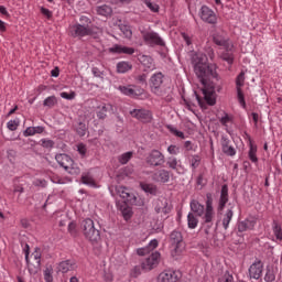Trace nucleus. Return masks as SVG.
Instances as JSON below:
<instances>
[{"label": "nucleus", "instance_id": "9", "mask_svg": "<svg viewBox=\"0 0 282 282\" xmlns=\"http://www.w3.org/2000/svg\"><path fill=\"white\" fill-rule=\"evenodd\" d=\"M69 34L73 39H83L85 36H91L94 34V30L91 28L83 26L76 22L69 26Z\"/></svg>", "mask_w": 282, "mask_h": 282}, {"label": "nucleus", "instance_id": "5", "mask_svg": "<svg viewBox=\"0 0 282 282\" xmlns=\"http://www.w3.org/2000/svg\"><path fill=\"white\" fill-rule=\"evenodd\" d=\"M160 261H162V253L160 251H153L149 257L141 260L142 271L151 272L155 270L160 265Z\"/></svg>", "mask_w": 282, "mask_h": 282}, {"label": "nucleus", "instance_id": "15", "mask_svg": "<svg viewBox=\"0 0 282 282\" xmlns=\"http://www.w3.org/2000/svg\"><path fill=\"white\" fill-rule=\"evenodd\" d=\"M248 272L249 279H254L256 281H259L263 274V261L257 258L249 267Z\"/></svg>", "mask_w": 282, "mask_h": 282}, {"label": "nucleus", "instance_id": "11", "mask_svg": "<svg viewBox=\"0 0 282 282\" xmlns=\"http://www.w3.org/2000/svg\"><path fill=\"white\" fill-rule=\"evenodd\" d=\"M170 241H171L172 246H174L172 256L177 257L178 254H182V243L184 241V236H182V231L173 230L170 234Z\"/></svg>", "mask_w": 282, "mask_h": 282}, {"label": "nucleus", "instance_id": "47", "mask_svg": "<svg viewBox=\"0 0 282 282\" xmlns=\"http://www.w3.org/2000/svg\"><path fill=\"white\" fill-rule=\"evenodd\" d=\"M76 133L79 135V138H84V135L87 133V124L79 121L76 127Z\"/></svg>", "mask_w": 282, "mask_h": 282}, {"label": "nucleus", "instance_id": "57", "mask_svg": "<svg viewBox=\"0 0 282 282\" xmlns=\"http://www.w3.org/2000/svg\"><path fill=\"white\" fill-rule=\"evenodd\" d=\"M93 72V76H95V78H101V80L105 78V73L102 70H100L99 67H93L91 68Z\"/></svg>", "mask_w": 282, "mask_h": 282}, {"label": "nucleus", "instance_id": "21", "mask_svg": "<svg viewBox=\"0 0 282 282\" xmlns=\"http://www.w3.org/2000/svg\"><path fill=\"white\" fill-rule=\"evenodd\" d=\"M109 52L110 54H127L128 56H132V54H135V48L115 44L109 48Z\"/></svg>", "mask_w": 282, "mask_h": 282}, {"label": "nucleus", "instance_id": "6", "mask_svg": "<svg viewBox=\"0 0 282 282\" xmlns=\"http://www.w3.org/2000/svg\"><path fill=\"white\" fill-rule=\"evenodd\" d=\"M166 158L164 156V153L156 149L151 150L145 156V164H148V166H151L152 169H155L158 166H164Z\"/></svg>", "mask_w": 282, "mask_h": 282}, {"label": "nucleus", "instance_id": "25", "mask_svg": "<svg viewBox=\"0 0 282 282\" xmlns=\"http://www.w3.org/2000/svg\"><path fill=\"white\" fill-rule=\"evenodd\" d=\"M232 217H235V206H230L229 208H227L223 215L224 230H228V228H230V223L232 221Z\"/></svg>", "mask_w": 282, "mask_h": 282}, {"label": "nucleus", "instance_id": "22", "mask_svg": "<svg viewBox=\"0 0 282 282\" xmlns=\"http://www.w3.org/2000/svg\"><path fill=\"white\" fill-rule=\"evenodd\" d=\"M55 160L57 164H59V166H62V169H64L65 171L69 169V166H72L74 162V159L65 153L56 154Z\"/></svg>", "mask_w": 282, "mask_h": 282}, {"label": "nucleus", "instance_id": "50", "mask_svg": "<svg viewBox=\"0 0 282 282\" xmlns=\"http://www.w3.org/2000/svg\"><path fill=\"white\" fill-rule=\"evenodd\" d=\"M41 147H43V149H54V140L52 139H41Z\"/></svg>", "mask_w": 282, "mask_h": 282}, {"label": "nucleus", "instance_id": "13", "mask_svg": "<svg viewBox=\"0 0 282 282\" xmlns=\"http://www.w3.org/2000/svg\"><path fill=\"white\" fill-rule=\"evenodd\" d=\"M213 42L215 45H218V47H224V50H234L235 44L230 42V37L224 32H216L213 35Z\"/></svg>", "mask_w": 282, "mask_h": 282}, {"label": "nucleus", "instance_id": "8", "mask_svg": "<svg viewBox=\"0 0 282 282\" xmlns=\"http://www.w3.org/2000/svg\"><path fill=\"white\" fill-rule=\"evenodd\" d=\"M198 17H200L204 23H208L209 25H217V13H215V11L206 4L200 7Z\"/></svg>", "mask_w": 282, "mask_h": 282}, {"label": "nucleus", "instance_id": "16", "mask_svg": "<svg viewBox=\"0 0 282 282\" xmlns=\"http://www.w3.org/2000/svg\"><path fill=\"white\" fill-rule=\"evenodd\" d=\"M116 193L123 199V202H120V204H133L135 202V195L133 193L129 192V188L124 186H116Z\"/></svg>", "mask_w": 282, "mask_h": 282}, {"label": "nucleus", "instance_id": "55", "mask_svg": "<svg viewBox=\"0 0 282 282\" xmlns=\"http://www.w3.org/2000/svg\"><path fill=\"white\" fill-rule=\"evenodd\" d=\"M147 8H149V10H151V12H160V6H158L156 3H153L149 0L144 1Z\"/></svg>", "mask_w": 282, "mask_h": 282}, {"label": "nucleus", "instance_id": "28", "mask_svg": "<svg viewBox=\"0 0 282 282\" xmlns=\"http://www.w3.org/2000/svg\"><path fill=\"white\" fill-rule=\"evenodd\" d=\"M116 206H117L118 210L121 212L123 219L126 221H129V219H131V217L133 216V212L131 210V207H128L127 203L124 204V203H120V202H117Z\"/></svg>", "mask_w": 282, "mask_h": 282}, {"label": "nucleus", "instance_id": "39", "mask_svg": "<svg viewBox=\"0 0 282 282\" xmlns=\"http://www.w3.org/2000/svg\"><path fill=\"white\" fill-rule=\"evenodd\" d=\"M248 158L253 164H257L259 162V158H257V145L253 143L249 144V152H248Z\"/></svg>", "mask_w": 282, "mask_h": 282}, {"label": "nucleus", "instance_id": "29", "mask_svg": "<svg viewBox=\"0 0 282 282\" xmlns=\"http://www.w3.org/2000/svg\"><path fill=\"white\" fill-rule=\"evenodd\" d=\"M279 272V269L274 265H267L265 268V274H264V281L265 282H278L276 281V274Z\"/></svg>", "mask_w": 282, "mask_h": 282}, {"label": "nucleus", "instance_id": "10", "mask_svg": "<svg viewBox=\"0 0 282 282\" xmlns=\"http://www.w3.org/2000/svg\"><path fill=\"white\" fill-rule=\"evenodd\" d=\"M118 91H120L123 96H128L129 98H140L143 96L144 88L135 85H127V86H118Z\"/></svg>", "mask_w": 282, "mask_h": 282}, {"label": "nucleus", "instance_id": "23", "mask_svg": "<svg viewBox=\"0 0 282 282\" xmlns=\"http://www.w3.org/2000/svg\"><path fill=\"white\" fill-rule=\"evenodd\" d=\"M158 246H159L158 239H153L145 247L138 248L137 254L139 257H145V254H151V253H153V250H155V248H158Z\"/></svg>", "mask_w": 282, "mask_h": 282}, {"label": "nucleus", "instance_id": "27", "mask_svg": "<svg viewBox=\"0 0 282 282\" xmlns=\"http://www.w3.org/2000/svg\"><path fill=\"white\" fill-rule=\"evenodd\" d=\"M97 109V118L99 120H105V118H107V113L113 109V106L111 104H100Z\"/></svg>", "mask_w": 282, "mask_h": 282}, {"label": "nucleus", "instance_id": "49", "mask_svg": "<svg viewBox=\"0 0 282 282\" xmlns=\"http://www.w3.org/2000/svg\"><path fill=\"white\" fill-rule=\"evenodd\" d=\"M142 272L144 271L142 270V262H140V264L134 265L133 269L131 270V276H133V279H138V276L142 274Z\"/></svg>", "mask_w": 282, "mask_h": 282}, {"label": "nucleus", "instance_id": "35", "mask_svg": "<svg viewBox=\"0 0 282 282\" xmlns=\"http://www.w3.org/2000/svg\"><path fill=\"white\" fill-rule=\"evenodd\" d=\"M96 12L97 14H99V17H111V14L113 13V9H111V7H109L108 4H102L96 7Z\"/></svg>", "mask_w": 282, "mask_h": 282}, {"label": "nucleus", "instance_id": "17", "mask_svg": "<svg viewBox=\"0 0 282 282\" xmlns=\"http://www.w3.org/2000/svg\"><path fill=\"white\" fill-rule=\"evenodd\" d=\"M152 180L153 182H158L160 184H169V182H171V171L166 169L156 170L152 174Z\"/></svg>", "mask_w": 282, "mask_h": 282}, {"label": "nucleus", "instance_id": "62", "mask_svg": "<svg viewBox=\"0 0 282 282\" xmlns=\"http://www.w3.org/2000/svg\"><path fill=\"white\" fill-rule=\"evenodd\" d=\"M24 138H30V135H36L34 132V127H28L23 132Z\"/></svg>", "mask_w": 282, "mask_h": 282}, {"label": "nucleus", "instance_id": "53", "mask_svg": "<svg viewBox=\"0 0 282 282\" xmlns=\"http://www.w3.org/2000/svg\"><path fill=\"white\" fill-rule=\"evenodd\" d=\"M77 152L80 158H87V145L85 143L77 144Z\"/></svg>", "mask_w": 282, "mask_h": 282}, {"label": "nucleus", "instance_id": "31", "mask_svg": "<svg viewBox=\"0 0 282 282\" xmlns=\"http://www.w3.org/2000/svg\"><path fill=\"white\" fill-rule=\"evenodd\" d=\"M74 265H76V263L73 260L62 261L58 264V272H62V274H67V272L74 270Z\"/></svg>", "mask_w": 282, "mask_h": 282}, {"label": "nucleus", "instance_id": "58", "mask_svg": "<svg viewBox=\"0 0 282 282\" xmlns=\"http://www.w3.org/2000/svg\"><path fill=\"white\" fill-rule=\"evenodd\" d=\"M167 153H170V155H180V147H177L175 144H171L167 148Z\"/></svg>", "mask_w": 282, "mask_h": 282}, {"label": "nucleus", "instance_id": "37", "mask_svg": "<svg viewBox=\"0 0 282 282\" xmlns=\"http://www.w3.org/2000/svg\"><path fill=\"white\" fill-rule=\"evenodd\" d=\"M188 162L191 169L193 171H196L197 169H199V164H202V156L199 154H192L189 155Z\"/></svg>", "mask_w": 282, "mask_h": 282}, {"label": "nucleus", "instance_id": "4", "mask_svg": "<svg viewBox=\"0 0 282 282\" xmlns=\"http://www.w3.org/2000/svg\"><path fill=\"white\" fill-rule=\"evenodd\" d=\"M82 232L90 243H96L97 241H100V230L96 228V224H94V219L86 218L80 224Z\"/></svg>", "mask_w": 282, "mask_h": 282}, {"label": "nucleus", "instance_id": "32", "mask_svg": "<svg viewBox=\"0 0 282 282\" xmlns=\"http://www.w3.org/2000/svg\"><path fill=\"white\" fill-rule=\"evenodd\" d=\"M133 69V64L131 62L121 61L117 63V74H127Z\"/></svg>", "mask_w": 282, "mask_h": 282}, {"label": "nucleus", "instance_id": "33", "mask_svg": "<svg viewBox=\"0 0 282 282\" xmlns=\"http://www.w3.org/2000/svg\"><path fill=\"white\" fill-rule=\"evenodd\" d=\"M140 63L145 67L147 69H155V64L153 63V59L149 55H141L139 57Z\"/></svg>", "mask_w": 282, "mask_h": 282}, {"label": "nucleus", "instance_id": "44", "mask_svg": "<svg viewBox=\"0 0 282 282\" xmlns=\"http://www.w3.org/2000/svg\"><path fill=\"white\" fill-rule=\"evenodd\" d=\"M82 184H85L86 186H96V181H94V177L89 175V173L82 175Z\"/></svg>", "mask_w": 282, "mask_h": 282}, {"label": "nucleus", "instance_id": "43", "mask_svg": "<svg viewBox=\"0 0 282 282\" xmlns=\"http://www.w3.org/2000/svg\"><path fill=\"white\" fill-rule=\"evenodd\" d=\"M166 166L167 169H171V171H177V166H180V161H177V158L170 156L166 160Z\"/></svg>", "mask_w": 282, "mask_h": 282}, {"label": "nucleus", "instance_id": "46", "mask_svg": "<svg viewBox=\"0 0 282 282\" xmlns=\"http://www.w3.org/2000/svg\"><path fill=\"white\" fill-rule=\"evenodd\" d=\"M131 158H133V152H124L123 154L118 156V162L119 164H127L131 160Z\"/></svg>", "mask_w": 282, "mask_h": 282}, {"label": "nucleus", "instance_id": "52", "mask_svg": "<svg viewBox=\"0 0 282 282\" xmlns=\"http://www.w3.org/2000/svg\"><path fill=\"white\" fill-rule=\"evenodd\" d=\"M78 25H83L84 28H91V19L86 15H80Z\"/></svg>", "mask_w": 282, "mask_h": 282}, {"label": "nucleus", "instance_id": "24", "mask_svg": "<svg viewBox=\"0 0 282 282\" xmlns=\"http://www.w3.org/2000/svg\"><path fill=\"white\" fill-rule=\"evenodd\" d=\"M154 210L158 215H160V213L169 215V213H171V206H169V202L165 199H156L154 203Z\"/></svg>", "mask_w": 282, "mask_h": 282}, {"label": "nucleus", "instance_id": "54", "mask_svg": "<svg viewBox=\"0 0 282 282\" xmlns=\"http://www.w3.org/2000/svg\"><path fill=\"white\" fill-rule=\"evenodd\" d=\"M219 122L220 124H223V127H228V122H232V117H230V115L225 112L224 117L219 119Z\"/></svg>", "mask_w": 282, "mask_h": 282}, {"label": "nucleus", "instance_id": "2", "mask_svg": "<svg viewBox=\"0 0 282 282\" xmlns=\"http://www.w3.org/2000/svg\"><path fill=\"white\" fill-rule=\"evenodd\" d=\"M189 208L193 215L200 217L202 226L205 228V234L210 235L213 226H215V207L213 206V193L206 194L205 206L197 199H192Z\"/></svg>", "mask_w": 282, "mask_h": 282}, {"label": "nucleus", "instance_id": "40", "mask_svg": "<svg viewBox=\"0 0 282 282\" xmlns=\"http://www.w3.org/2000/svg\"><path fill=\"white\" fill-rule=\"evenodd\" d=\"M58 105V99L56 96H50L44 99L43 107H47L48 109H53V107H56Z\"/></svg>", "mask_w": 282, "mask_h": 282}, {"label": "nucleus", "instance_id": "12", "mask_svg": "<svg viewBox=\"0 0 282 282\" xmlns=\"http://www.w3.org/2000/svg\"><path fill=\"white\" fill-rule=\"evenodd\" d=\"M130 116L139 120V122L149 123L153 120V112L149 109L138 108L130 110Z\"/></svg>", "mask_w": 282, "mask_h": 282}, {"label": "nucleus", "instance_id": "60", "mask_svg": "<svg viewBox=\"0 0 282 282\" xmlns=\"http://www.w3.org/2000/svg\"><path fill=\"white\" fill-rule=\"evenodd\" d=\"M61 98H64V100H74L76 98V93L70 91L69 94L66 91L61 93Z\"/></svg>", "mask_w": 282, "mask_h": 282}, {"label": "nucleus", "instance_id": "38", "mask_svg": "<svg viewBox=\"0 0 282 282\" xmlns=\"http://www.w3.org/2000/svg\"><path fill=\"white\" fill-rule=\"evenodd\" d=\"M272 230L275 239H278V241H282V227L276 220L272 221Z\"/></svg>", "mask_w": 282, "mask_h": 282}, {"label": "nucleus", "instance_id": "19", "mask_svg": "<svg viewBox=\"0 0 282 282\" xmlns=\"http://www.w3.org/2000/svg\"><path fill=\"white\" fill-rule=\"evenodd\" d=\"M230 196L228 195V185L224 184L220 189V196L217 205V213H224V208L228 204Z\"/></svg>", "mask_w": 282, "mask_h": 282}, {"label": "nucleus", "instance_id": "64", "mask_svg": "<svg viewBox=\"0 0 282 282\" xmlns=\"http://www.w3.org/2000/svg\"><path fill=\"white\" fill-rule=\"evenodd\" d=\"M44 280H45L46 282H52V281H54V279H53V276H52V273H50L48 270H45V271H44Z\"/></svg>", "mask_w": 282, "mask_h": 282}, {"label": "nucleus", "instance_id": "61", "mask_svg": "<svg viewBox=\"0 0 282 282\" xmlns=\"http://www.w3.org/2000/svg\"><path fill=\"white\" fill-rule=\"evenodd\" d=\"M68 232L72 235V237H76V235H78V231L76 230V223L68 224Z\"/></svg>", "mask_w": 282, "mask_h": 282}, {"label": "nucleus", "instance_id": "26", "mask_svg": "<svg viewBox=\"0 0 282 282\" xmlns=\"http://www.w3.org/2000/svg\"><path fill=\"white\" fill-rule=\"evenodd\" d=\"M254 226H257V220L246 218L245 220L238 223L237 230L238 232H246L248 230H254Z\"/></svg>", "mask_w": 282, "mask_h": 282}, {"label": "nucleus", "instance_id": "56", "mask_svg": "<svg viewBox=\"0 0 282 282\" xmlns=\"http://www.w3.org/2000/svg\"><path fill=\"white\" fill-rule=\"evenodd\" d=\"M7 129H9V131H17V129H19V121L10 120L7 122Z\"/></svg>", "mask_w": 282, "mask_h": 282}, {"label": "nucleus", "instance_id": "51", "mask_svg": "<svg viewBox=\"0 0 282 282\" xmlns=\"http://www.w3.org/2000/svg\"><path fill=\"white\" fill-rule=\"evenodd\" d=\"M235 278L230 274L229 271H226L220 278H218V282H234Z\"/></svg>", "mask_w": 282, "mask_h": 282}, {"label": "nucleus", "instance_id": "42", "mask_svg": "<svg viewBox=\"0 0 282 282\" xmlns=\"http://www.w3.org/2000/svg\"><path fill=\"white\" fill-rule=\"evenodd\" d=\"M166 129L167 131H170V133H172V135H175L176 138H181V140H184L186 138L184 132L177 130V128H175V126L173 124H167Z\"/></svg>", "mask_w": 282, "mask_h": 282}, {"label": "nucleus", "instance_id": "48", "mask_svg": "<svg viewBox=\"0 0 282 282\" xmlns=\"http://www.w3.org/2000/svg\"><path fill=\"white\" fill-rule=\"evenodd\" d=\"M66 173H69V175H80V167L73 161V164L66 170Z\"/></svg>", "mask_w": 282, "mask_h": 282}, {"label": "nucleus", "instance_id": "1", "mask_svg": "<svg viewBox=\"0 0 282 282\" xmlns=\"http://www.w3.org/2000/svg\"><path fill=\"white\" fill-rule=\"evenodd\" d=\"M191 61L194 67V73L203 85L202 91L205 102L209 105V107H215V105H217V95L215 91H218L219 94V91L224 89L221 84L215 85V83L210 82L213 78L219 80L217 65L208 64V56L203 53H194Z\"/></svg>", "mask_w": 282, "mask_h": 282}, {"label": "nucleus", "instance_id": "20", "mask_svg": "<svg viewBox=\"0 0 282 282\" xmlns=\"http://www.w3.org/2000/svg\"><path fill=\"white\" fill-rule=\"evenodd\" d=\"M180 272L174 270H165L159 274V281L161 282H177L180 281Z\"/></svg>", "mask_w": 282, "mask_h": 282}, {"label": "nucleus", "instance_id": "18", "mask_svg": "<svg viewBox=\"0 0 282 282\" xmlns=\"http://www.w3.org/2000/svg\"><path fill=\"white\" fill-rule=\"evenodd\" d=\"M220 144L221 151L225 155H228L229 158H235V155H237V150L235 147L230 145V139L228 135H221Z\"/></svg>", "mask_w": 282, "mask_h": 282}, {"label": "nucleus", "instance_id": "30", "mask_svg": "<svg viewBox=\"0 0 282 282\" xmlns=\"http://www.w3.org/2000/svg\"><path fill=\"white\" fill-rule=\"evenodd\" d=\"M140 188L143 191V193H147V195H158V185L153 183H140Z\"/></svg>", "mask_w": 282, "mask_h": 282}, {"label": "nucleus", "instance_id": "63", "mask_svg": "<svg viewBox=\"0 0 282 282\" xmlns=\"http://www.w3.org/2000/svg\"><path fill=\"white\" fill-rule=\"evenodd\" d=\"M182 39L185 41L186 45H193V40L187 33H181Z\"/></svg>", "mask_w": 282, "mask_h": 282}, {"label": "nucleus", "instance_id": "41", "mask_svg": "<svg viewBox=\"0 0 282 282\" xmlns=\"http://www.w3.org/2000/svg\"><path fill=\"white\" fill-rule=\"evenodd\" d=\"M119 30L122 32L126 39H131V36H133V32L131 31V26L129 24L119 23Z\"/></svg>", "mask_w": 282, "mask_h": 282}, {"label": "nucleus", "instance_id": "36", "mask_svg": "<svg viewBox=\"0 0 282 282\" xmlns=\"http://www.w3.org/2000/svg\"><path fill=\"white\" fill-rule=\"evenodd\" d=\"M220 58H221V61H225V63H228V65H232V63H235V53H232V48L225 50L220 54Z\"/></svg>", "mask_w": 282, "mask_h": 282}, {"label": "nucleus", "instance_id": "7", "mask_svg": "<svg viewBox=\"0 0 282 282\" xmlns=\"http://www.w3.org/2000/svg\"><path fill=\"white\" fill-rule=\"evenodd\" d=\"M142 39L147 45H150V47H164L166 45V42L160 36V34L155 31H145L142 32Z\"/></svg>", "mask_w": 282, "mask_h": 282}, {"label": "nucleus", "instance_id": "59", "mask_svg": "<svg viewBox=\"0 0 282 282\" xmlns=\"http://www.w3.org/2000/svg\"><path fill=\"white\" fill-rule=\"evenodd\" d=\"M237 89V96H238V101L240 102L241 106L246 107V97L243 96V91L241 88H236Z\"/></svg>", "mask_w": 282, "mask_h": 282}, {"label": "nucleus", "instance_id": "45", "mask_svg": "<svg viewBox=\"0 0 282 282\" xmlns=\"http://www.w3.org/2000/svg\"><path fill=\"white\" fill-rule=\"evenodd\" d=\"M246 83V73L241 70L236 77V89H241Z\"/></svg>", "mask_w": 282, "mask_h": 282}, {"label": "nucleus", "instance_id": "14", "mask_svg": "<svg viewBox=\"0 0 282 282\" xmlns=\"http://www.w3.org/2000/svg\"><path fill=\"white\" fill-rule=\"evenodd\" d=\"M31 257H33V259L30 261V257H28L26 265L29 274L34 276V274H39V272H41V253L35 251Z\"/></svg>", "mask_w": 282, "mask_h": 282}, {"label": "nucleus", "instance_id": "3", "mask_svg": "<svg viewBox=\"0 0 282 282\" xmlns=\"http://www.w3.org/2000/svg\"><path fill=\"white\" fill-rule=\"evenodd\" d=\"M150 89L155 96L164 98L165 102L173 101V89L171 86L164 85V74L162 72L154 73L150 77Z\"/></svg>", "mask_w": 282, "mask_h": 282}, {"label": "nucleus", "instance_id": "34", "mask_svg": "<svg viewBox=\"0 0 282 282\" xmlns=\"http://www.w3.org/2000/svg\"><path fill=\"white\" fill-rule=\"evenodd\" d=\"M197 226H199V218H197V215H195L193 213H188L187 214V228H189V230H195V228H197Z\"/></svg>", "mask_w": 282, "mask_h": 282}]
</instances>
